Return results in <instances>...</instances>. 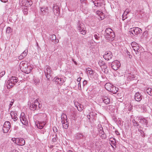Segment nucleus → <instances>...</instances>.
<instances>
[{
  "label": "nucleus",
  "mask_w": 152,
  "mask_h": 152,
  "mask_svg": "<svg viewBox=\"0 0 152 152\" xmlns=\"http://www.w3.org/2000/svg\"><path fill=\"white\" fill-rule=\"evenodd\" d=\"M148 34V31H145V32L143 33V35L144 36H147Z\"/></svg>",
  "instance_id": "49"
},
{
  "label": "nucleus",
  "mask_w": 152,
  "mask_h": 152,
  "mask_svg": "<svg viewBox=\"0 0 152 152\" xmlns=\"http://www.w3.org/2000/svg\"><path fill=\"white\" fill-rule=\"evenodd\" d=\"M28 50L26 49L22 53L19 57H25L27 55Z\"/></svg>",
  "instance_id": "32"
},
{
  "label": "nucleus",
  "mask_w": 152,
  "mask_h": 152,
  "mask_svg": "<svg viewBox=\"0 0 152 152\" xmlns=\"http://www.w3.org/2000/svg\"><path fill=\"white\" fill-rule=\"evenodd\" d=\"M99 131H101L103 130V129L102 127H99L98 128Z\"/></svg>",
  "instance_id": "50"
},
{
  "label": "nucleus",
  "mask_w": 152,
  "mask_h": 152,
  "mask_svg": "<svg viewBox=\"0 0 152 152\" xmlns=\"http://www.w3.org/2000/svg\"><path fill=\"white\" fill-rule=\"evenodd\" d=\"M104 58L105 59V60L108 61L110 60V59H111L112 58Z\"/></svg>",
  "instance_id": "53"
},
{
  "label": "nucleus",
  "mask_w": 152,
  "mask_h": 152,
  "mask_svg": "<svg viewBox=\"0 0 152 152\" xmlns=\"http://www.w3.org/2000/svg\"><path fill=\"white\" fill-rule=\"evenodd\" d=\"M81 80V78L79 77L77 79V81L78 82H80Z\"/></svg>",
  "instance_id": "56"
},
{
  "label": "nucleus",
  "mask_w": 152,
  "mask_h": 152,
  "mask_svg": "<svg viewBox=\"0 0 152 152\" xmlns=\"http://www.w3.org/2000/svg\"><path fill=\"white\" fill-rule=\"evenodd\" d=\"M94 36L95 39L96 40H99L100 39V35L97 33H95L94 34Z\"/></svg>",
  "instance_id": "34"
},
{
  "label": "nucleus",
  "mask_w": 152,
  "mask_h": 152,
  "mask_svg": "<svg viewBox=\"0 0 152 152\" xmlns=\"http://www.w3.org/2000/svg\"><path fill=\"white\" fill-rule=\"evenodd\" d=\"M41 14L44 15H47L49 13L48 8L47 7L46 8H41Z\"/></svg>",
  "instance_id": "18"
},
{
  "label": "nucleus",
  "mask_w": 152,
  "mask_h": 152,
  "mask_svg": "<svg viewBox=\"0 0 152 152\" xmlns=\"http://www.w3.org/2000/svg\"><path fill=\"white\" fill-rule=\"evenodd\" d=\"M18 78L15 77H12L7 81V83L11 87L13 85H15V83L18 82Z\"/></svg>",
  "instance_id": "5"
},
{
  "label": "nucleus",
  "mask_w": 152,
  "mask_h": 152,
  "mask_svg": "<svg viewBox=\"0 0 152 152\" xmlns=\"http://www.w3.org/2000/svg\"><path fill=\"white\" fill-rule=\"evenodd\" d=\"M77 29L83 35H84L86 34V31L85 26L82 22L79 21L77 22Z\"/></svg>",
  "instance_id": "2"
},
{
  "label": "nucleus",
  "mask_w": 152,
  "mask_h": 152,
  "mask_svg": "<svg viewBox=\"0 0 152 152\" xmlns=\"http://www.w3.org/2000/svg\"><path fill=\"white\" fill-rule=\"evenodd\" d=\"M78 87H79V86H80V87H81V84H80V83H78ZM80 89H81V87H80Z\"/></svg>",
  "instance_id": "61"
},
{
  "label": "nucleus",
  "mask_w": 152,
  "mask_h": 152,
  "mask_svg": "<svg viewBox=\"0 0 152 152\" xmlns=\"http://www.w3.org/2000/svg\"><path fill=\"white\" fill-rule=\"evenodd\" d=\"M4 71H2L0 73V77H2L5 74Z\"/></svg>",
  "instance_id": "46"
},
{
  "label": "nucleus",
  "mask_w": 152,
  "mask_h": 152,
  "mask_svg": "<svg viewBox=\"0 0 152 152\" xmlns=\"http://www.w3.org/2000/svg\"><path fill=\"white\" fill-rule=\"evenodd\" d=\"M94 0H91L93 2H94Z\"/></svg>",
  "instance_id": "64"
},
{
  "label": "nucleus",
  "mask_w": 152,
  "mask_h": 152,
  "mask_svg": "<svg viewBox=\"0 0 152 152\" xmlns=\"http://www.w3.org/2000/svg\"><path fill=\"white\" fill-rule=\"evenodd\" d=\"M72 60L73 61L75 64L76 65H77V63L76 62V61H75L73 59H72Z\"/></svg>",
  "instance_id": "58"
},
{
  "label": "nucleus",
  "mask_w": 152,
  "mask_h": 152,
  "mask_svg": "<svg viewBox=\"0 0 152 152\" xmlns=\"http://www.w3.org/2000/svg\"><path fill=\"white\" fill-rule=\"evenodd\" d=\"M127 18L126 17L122 16V20H124L126 18Z\"/></svg>",
  "instance_id": "57"
},
{
  "label": "nucleus",
  "mask_w": 152,
  "mask_h": 152,
  "mask_svg": "<svg viewBox=\"0 0 152 152\" xmlns=\"http://www.w3.org/2000/svg\"><path fill=\"white\" fill-rule=\"evenodd\" d=\"M96 13L97 15H98L99 16H100V18L101 20L104 19V14L102 12L100 11H97L96 12Z\"/></svg>",
  "instance_id": "27"
},
{
  "label": "nucleus",
  "mask_w": 152,
  "mask_h": 152,
  "mask_svg": "<svg viewBox=\"0 0 152 152\" xmlns=\"http://www.w3.org/2000/svg\"><path fill=\"white\" fill-rule=\"evenodd\" d=\"M42 107V105L39 104L37 100H36L30 105V108L31 110H38Z\"/></svg>",
  "instance_id": "3"
},
{
  "label": "nucleus",
  "mask_w": 152,
  "mask_h": 152,
  "mask_svg": "<svg viewBox=\"0 0 152 152\" xmlns=\"http://www.w3.org/2000/svg\"><path fill=\"white\" fill-rule=\"evenodd\" d=\"M99 134L102 138H105L106 137V135L104 134L103 130L99 131Z\"/></svg>",
  "instance_id": "29"
},
{
  "label": "nucleus",
  "mask_w": 152,
  "mask_h": 152,
  "mask_svg": "<svg viewBox=\"0 0 152 152\" xmlns=\"http://www.w3.org/2000/svg\"><path fill=\"white\" fill-rule=\"evenodd\" d=\"M132 122L134 126H139L140 125L134 119H132Z\"/></svg>",
  "instance_id": "36"
},
{
  "label": "nucleus",
  "mask_w": 152,
  "mask_h": 152,
  "mask_svg": "<svg viewBox=\"0 0 152 152\" xmlns=\"http://www.w3.org/2000/svg\"><path fill=\"white\" fill-rule=\"evenodd\" d=\"M101 67L102 69V71L104 72L105 73L107 74L108 73V69L107 68V66L105 64L102 66Z\"/></svg>",
  "instance_id": "24"
},
{
  "label": "nucleus",
  "mask_w": 152,
  "mask_h": 152,
  "mask_svg": "<svg viewBox=\"0 0 152 152\" xmlns=\"http://www.w3.org/2000/svg\"><path fill=\"white\" fill-rule=\"evenodd\" d=\"M10 152H19L17 150H13L12 151Z\"/></svg>",
  "instance_id": "54"
},
{
  "label": "nucleus",
  "mask_w": 152,
  "mask_h": 152,
  "mask_svg": "<svg viewBox=\"0 0 152 152\" xmlns=\"http://www.w3.org/2000/svg\"><path fill=\"white\" fill-rule=\"evenodd\" d=\"M45 124L44 122H40L37 124L36 125L38 128L41 129L43 128Z\"/></svg>",
  "instance_id": "21"
},
{
  "label": "nucleus",
  "mask_w": 152,
  "mask_h": 152,
  "mask_svg": "<svg viewBox=\"0 0 152 152\" xmlns=\"http://www.w3.org/2000/svg\"><path fill=\"white\" fill-rule=\"evenodd\" d=\"M128 14V13H126V11H125L124 12V14H123L122 16H125L126 15Z\"/></svg>",
  "instance_id": "52"
},
{
  "label": "nucleus",
  "mask_w": 152,
  "mask_h": 152,
  "mask_svg": "<svg viewBox=\"0 0 152 152\" xmlns=\"http://www.w3.org/2000/svg\"><path fill=\"white\" fill-rule=\"evenodd\" d=\"M11 31L12 30L10 27H8L7 28L6 31V32L7 33L9 34L10 33Z\"/></svg>",
  "instance_id": "42"
},
{
  "label": "nucleus",
  "mask_w": 152,
  "mask_h": 152,
  "mask_svg": "<svg viewBox=\"0 0 152 152\" xmlns=\"http://www.w3.org/2000/svg\"><path fill=\"white\" fill-rule=\"evenodd\" d=\"M20 119V121L22 122V124L25 125H26L28 124V121L27 118L25 115V114L23 113H21Z\"/></svg>",
  "instance_id": "8"
},
{
  "label": "nucleus",
  "mask_w": 152,
  "mask_h": 152,
  "mask_svg": "<svg viewBox=\"0 0 152 152\" xmlns=\"http://www.w3.org/2000/svg\"><path fill=\"white\" fill-rule=\"evenodd\" d=\"M67 118L66 115L64 114H62L61 116V118L62 120H64L66 121V118Z\"/></svg>",
  "instance_id": "40"
},
{
  "label": "nucleus",
  "mask_w": 152,
  "mask_h": 152,
  "mask_svg": "<svg viewBox=\"0 0 152 152\" xmlns=\"http://www.w3.org/2000/svg\"><path fill=\"white\" fill-rule=\"evenodd\" d=\"M65 121L64 120H62L61 123L62 124L64 128L65 129H66L68 127V124L66 121V120Z\"/></svg>",
  "instance_id": "26"
},
{
  "label": "nucleus",
  "mask_w": 152,
  "mask_h": 152,
  "mask_svg": "<svg viewBox=\"0 0 152 152\" xmlns=\"http://www.w3.org/2000/svg\"><path fill=\"white\" fill-rule=\"evenodd\" d=\"M55 139H52V141H53V142H54L55 141Z\"/></svg>",
  "instance_id": "62"
},
{
  "label": "nucleus",
  "mask_w": 152,
  "mask_h": 152,
  "mask_svg": "<svg viewBox=\"0 0 152 152\" xmlns=\"http://www.w3.org/2000/svg\"><path fill=\"white\" fill-rule=\"evenodd\" d=\"M23 11L24 15H27L28 13V9L27 8H24L23 10Z\"/></svg>",
  "instance_id": "44"
},
{
  "label": "nucleus",
  "mask_w": 152,
  "mask_h": 152,
  "mask_svg": "<svg viewBox=\"0 0 152 152\" xmlns=\"http://www.w3.org/2000/svg\"><path fill=\"white\" fill-rule=\"evenodd\" d=\"M113 86L110 83H106L105 85V88L108 91H109L111 87Z\"/></svg>",
  "instance_id": "28"
},
{
  "label": "nucleus",
  "mask_w": 152,
  "mask_h": 152,
  "mask_svg": "<svg viewBox=\"0 0 152 152\" xmlns=\"http://www.w3.org/2000/svg\"><path fill=\"white\" fill-rule=\"evenodd\" d=\"M34 84L35 85H37L39 83L40 80L38 78H34Z\"/></svg>",
  "instance_id": "39"
},
{
  "label": "nucleus",
  "mask_w": 152,
  "mask_h": 152,
  "mask_svg": "<svg viewBox=\"0 0 152 152\" xmlns=\"http://www.w3.org/2000/svg\"><path fill=\"white\" fill-rule=\"evenodd\" d=\"M14 102V99L12 100L11 102H10V104L9 105V107L10 108L12 106L13 104V103Z\"/></svg>",
  "instance_id": "45"
},
{
  "label": "nucleus",
  "mask_w": 152,
  "mask_h": 152,
  "mask_svg": "<svg viewBox=\"0 0 152 152\" xmlns=\"http://www.w3.org/2000/svg\"><path fill=\"white\" fill-rule=\"evenodd\" d=\"M11 124L9 121H6L3 126V130L4 133H7L10 129Z\"/></svg>",
  "instance_id": "6"
},
{
  "label": "nucleus",
  "mask_w": 152,
  "mask_h": 152,
  "mask_svg": "<svg viewBox=\"0 0 152 152\" xmlns=\"http://www.w3.org/2000/svg\"><path fill=\"white\" fill-rule=\"evenodd\" d=\"M134 99L136 101L139 102L142 100V96L141 94L138 92L135 93L134 96Z\"/></svg>",
  "instance_id": "16"
},
{
  "label": "nucleus",
  "mask_w": 152,
  "mask_h": 152,
  "mask_svg": "<svg viewBox=\"0 0 152 152\" xmlns=\"http://www.w3.org/2000/svg\"><path fill=\"white\" fill-rule=\"evenodd\" d=\"M105 56H106L107 57L109 56L110 57H112L113 56V55L110 52H107L105 53V54L104 55L103 57H104Z\"/></svg>",
  "instance_id": "31"
},
{
  "label": "nucleus",
  "mask_w": 152,
  "mask_h": 152,
  "mask_svg": "<svg viewBox=\"0 0 152 152\" xmlns=\"http://www.w3.org/2000/svg\"><path fill=\"white\" fill-rule=\"evenodd\" d=\"M11 115L14 121H16L18 119L17 113L16 111H12L11 113Z\"/></svg>",
  "instance_id": "20"
},
{
  "label": "nucleus",
  "mask_w": 152,
  "mask_h": 152,
  "mask_svg": "<svg viewBox=\"0 0 152 152\" xmlns=\"http://www.w3.org/2000/svg\"><path fill=\"white\" fill-rule=\"evenodd\" d=\"M53 130L54 132H57V129L56 127H54L53 128Z\"/></svg>",
  "instance_id": "48"
},
{
  "label": "nucleus",
  "mask_w": 152,
  "mask_h": 152,
  "mask_svg": "<svg viewBox=\"0 0 152 152\" xmlns=\"http://www.w3.org/2000/svg\"><path fill=\"white\" fill-rule=\"evenodd\" d=\"M98 64L100 67H101L102 66L104 65V64H105V62L102 60H99Z\"/></svg>",
  "instance_id": "38"
},
{
  "label": "nucleus",
  "mask_w": 152,
  "mask_h": 152,
  "mask_svg": "<svg viewBox=\"0 0 152 152\" xmlns=\"http://www.w3.org/2000/svg\"><path fill=\"white\" fill-rule=\"evenodd\" d=\"M137 120H140L139 122L141 124L142 126L147 127L148 121L145 118L142 117H139L137 118Z\"/></svg>",
  "instance_id": "7"
},
{
  "label": "nucleus",
  "mask_w": 152,
  "mask_h": 152,
  "mask_svg": "<svg viewBox=\"0 0 152 152\" xmlns=\"http://www.w3.org/2000/svg\"><path fill=\"white\" fill-rule=\"evenodd\" d=\"M87 81L86 80H84L83 82V86H84L86 85L87 84Z\"/></svg>",
  "instance_id": "47"
},
{
  "label": "nucleus",
  "mask_w": 152,
  "mask_h": 152,
  "mask_svg": "<svg viewBox=\"0 0 152 152\" xmlns=\"http://www.w3.org/2000/svg\"><path fill=\"white\" fill-rule=\"evenodd\" d=\"M25 143V140L22 138H16V144L20 145H23Z\"/></svg>",
  "instance_id": "15"
},
{
  "label": "nucleus",
  "mask_w": 152,
  "mask_h": 152,
  "mask_svg": "<svg viewBox=\"0 0 152 152\" xmlns=\"http://www.w3.org/2000/svg\"><path fill=\"white\" fill-rule=\"evenodd\" d=\"M86 71L88 74L90 75H92L93 73V71L92 69L89 68H88L86 69Z\"/></svg>",
  "instance_id": "35"
},
{
  "label": "nucleus",
  "mask_w": 152,
  "mask_h": 152,
  "mask_svg": "<svg viewBox=\"0 0 152 152\" xmlns=\"http://www.w3.org/2000/svg\"><path fill=\"white\" fill-rule=\"evenodd\" d=\"M84 5L83 4L82 7L81 8V9L82 11L84 12V13H86L88 12V8L86 6V4L85 3L84 4Z\"/></svg>",
  "instance_id": "25"
},
{
  "label": "nucleus",
  "mask_w": 152,
  "mask_h": 152,
  "mask_svg": "<svg viewBox=\"0 0 152 152\" xmlns=\"http://www.w3.org/2000/svg\"><path fill=\"white\" fill-rule=\"evenodd\" d=\"M115 37L114 32H112L111 33L105 34V37L107 39H110L113 38Z\"/></svg>",
  "instance_id": "19"
},
{
  "label": "nucleus",
  "mask_w": 152,
  "mask_h": 152,
  "mask_svg": "<svg viewBox=\"0 0 152 152\" xmlns=\"http://www.w3.org/2000/svg\"><path fill=\"white\" fill-rule=\"evenodd\" d=\"M32 4L31 0H27L25 4V6L26 7L31 6Z\"/></svg>",
  "instance_id": "30"
},
{
  "label": "nucleus",
  "mask_w": 152,
  "mask_h": 152,
  "mask_svg": "<svg viewBox=\"0 0 152 152\" xmlns=\"http://www.w3.org/2000/svg\"><path fill=\"white\" fill-rule=\"evenodd\" d=\"M98 128L100 127H102V126L101 124H99L98 126Z\"/></svg>",
  "instance_id": "60"
},
{
  "label": "nucleus",
  "mask_w": 152,
  "mask_h": 152,
  "mask_svg": "<svg viewBox=\"0 0 152 152\" xmlns=\"http://www.w3.org/2000/svg\"><path fill=\"white\" fill-rule=\"evenodd\" d=\"M120 63L118 61L115 60L112 63L111 66L113 69L117 70L120 67Z\"/></svg>",
  "instance_id": "9"
},
{
  "label": "nucleus",
  "mask_w": 152,
  "mask_h": 152,
  "mask_svg": "<svg viewBox=\"0 0 152 152\" xmlns=\"http://www.w3.org/2000/svg\"><path fill=\"white\" fill-rule=\"evenodd\" d=\"M142 30L140 28L138 27H134L130 29L129 32H130V35H137L140 33L142 32Z\"/></svg>",
  "instance_id": "4"
},
{
  "label": "nucleus",
  "mask_w": 152,
  "mask_h": 152,
  "mask_svg": "<svg viewBox=\"0 0 152 152\" xmlns=\"http://www.w3.org/2000/svg\"><path fill=\"white\" fill-rule=\"evenodd\" d=\"M75 105L79 111H81L83 110V107L81 104H80L78 102H75Z\"/></svg>",
  "instance_id": "17"
},
{
  "label": "nucleus",
  "mask_w": 152,
  "mask_h": 152,
  "mask_svg": "<svg viewBox=\"0 0 152 152\" xmlns=\"http://www.w3.org/2000/svg\"><path fill=\"white\" fill-rule=\"evenodd\" d=\"M115 132L116 134L117 135L119 134V132H118V131L117 130L115 131Z\"/></svg>",
  "instance_id": "59"
},
{
  "label": "nucleus",
  "mask_w": 152,
  "mask_h": 152,
  "mask_svg": "<svg viewBox=\"0 0 152 152\" xmlns=\"http://www.w3.org/2000/svg\"><path fill=\"white\" fill-rule=\"evenodd\" d=\"M110 144L113 146L112 145L115 146V141L114 139H113V140H110Z\"/></svg>",
  "instance_id": "41"
},
{
  "label": "nucleus",
  "mask_w": 152,
  "mask_h": 152,
  "mask_svg": "<svg viewBox=\"0 0 152 152\" xmlns=\"http://www.w3.org/2000/svg\"><path fill=\"white\" fill-rule=\"evenodd\" d=\"M2 2H3L4 3H6L7 2V0H0Z\"/></svg>",
  "instance_id": "55"
},
{
  "label": "nucleus",
  "mask_w": 152,
  "mask_h": 152,
  "mask_svg": "<svg viewBox=\"0 0 152 152\" xmlns=\"http://www.w3.org/2000/svg\"><path fill=\"white\" fill-rule=\"evenodd\" d=\"M147 93L151 96H152V89L149 88L146 90Z\"/></svg>",
  "instance_id": "33"
},
{
  "label": "nucleus",
  "mask_w": 152,
  "mask_h": 152,
  "mask_svg": "<svg viewBox=\"0 0 152 152\" xmlns=\"http://www.w3.org/2000/svg\"><path fill=\"white\" fill-rule=\"evenodd\" d=\"M131 45L133 50L135 52H138L140 51V50H139L140 47L136 42H132L131 43Z\"/></svg>",
  "instance_id": "10"
},
{
  "label": "nucleus",
  "mask_w": 152,
  "mask_h": 152,
  "mask_svg": "<svg viewBox=\"0 0 152 152\" xmlns=\"http://www.w3.org/2000/svg\"><path fill=\"white\" fill-rule=\"evenodd\" d=\"M20 66L21 70L22 72L27 74L29 73L33 68L32 66L28 65L27 63L24 62H21Z\"/></svg>",
  "instance_id": "1"
},
{
  "label": "nucleus",
  "mask_w": 152,
  "mask_h": 152,
  "mask_svg": "<svg viewBox=\"0 0 152 152\" xmlns=\"http://www.w3.org/2000/svg\"><path fill=\"white\" fill-rule=\"evenodd\" d=\"M53 9L54 15L58 16L60 13L59 7L57 5H54L53 6Z\"/></svg>",
  "instance_id": "12"
},
{
  "label": "nucleus",
  "mask_w": 152,
  "mask_h": 152,
  "mask_svg": "<svg viewBox=\"0 0 152 152\" xmlns=\"http://www.w3.org/2000/svg\"><path fill=\"white\" fill-rule=\"evenodd\" d=\"M103 101L106 104H108L110 103V99L107 96H103L102 98Z\"/></svg>",
  "instance_id": "22"
},
{
  "label": "nucleus",
  "mask_w": 152,
  "mask_h": 152,
  "mask_svg": "<svg viewBox=\"0 0 152 152\" xmlns=\"http://www.w3.org/2000/svg\"><path fill=\"white\" fill-rule=\"evenodd\" d=\"M50 38L52 41L55 40L56 39V35L54 34L52 35Z\"/></svg>",
  "instance_id": "43"
},
{
  "label": "nucleus",
  "mask_w": 152,
  "mask_h": 152,
  "mask_svg": "<svg viewBox=\"0 0 152 152\" xmlns=\"http://www.w3.org/2000/svg\"><path fill=\"white\" fill-rule=\"evenodd\" d=\"M129 12H128V11L126 12V13H129Z\"/></svg>",
  "instance_id": "63"
},
{
  "label": "nucleus",
  "mask_w": 152,
  "mask_h": 152,
  "mask_svg": "<svg viewBox=\"0 0 152 152\" xmlns=\"http://www.w3.org/2000/svg\"><path fill=\"white\" fill-rule=\"evenodd\" d=\"M95 6L99 7H104V4L103 0H95L93 2Z\"/></svg>",
  "instance_id": "14"
},
{
  "label": "nucleus",
  "mask_w": 152,
  "mask_h": 152,
  "mask_svg": "<svg viewBox=\"0 0 152 152\" xmlns=\"http://www.w3.org/2000/svg\"><path fill=\"white\" fill-rule=\"evenodd\" d=\"M112 32H113L112 30L110 28H107L105 30V34H108L109 33L110 34L112 33Z\"/></svg>",
  "instance_id": "37"
},
{
  "label": "nucleus",
  "mask_w": 152,
  "mask_h": 152,
  "mask_svg": "<svg viewBox=\"0 0 152 152\" xmlns=\"http://www.w3.org/2000/svg\"><path fill=\"white\" fill-rule=\"evenodd\" d=\"M45 73L47 79H49L50 77L51 70V68L49 66H46L45 68Z\"/></svg>",
  "instance_id": "13"
},
{
  "label": "nucleus",
  "mask_w": 152,
  "mask_h": 152,
  "mask_svg": "<svg viewBox=\"0 0 152 152\" xmlns=\"http://www.w3.org/2000/svg\"><path fill=\"white\" fill-rule=\"evenodd\" d=\"M16 138H12V140L14 142H15V143H16Z\"/></svg>",
  "instance_id": "51"
},
{
  "label": "nucleus",
  "mask_w": 152,
  "mask_h": 152,
  "mask_svg": "<svg viewBox=\"0 0 152 152\" xmlns=\"http://www.w3.org/2000/svg\"><path fill=\"white\" fill-rule=\"evenodd\" d=\"M118 88L113 85V86L111 87V88H110L108 91L111 92L113 94H115L118 91Z\"/></svg>",
  "instance_id": "23"
},
{
  "label": "nucleus",
  "mask_w": 152,
  "mask_h": 152,
  "mask_svg": "<svg viewBox=\"0 0 152 152\" xmlns=\"http://www.w3.org/2000/svg\"><path fill=\"white\" fill-rule=\"evenodd\" d=\"M54 81L56 84L60 85L62 84L64 81L63 78L55 77L53 80Z\"/></svg>",
  "instance_id": "11"
}]
</instances>
